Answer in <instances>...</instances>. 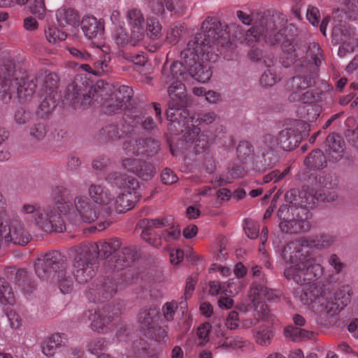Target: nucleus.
<instances>
[{"mask_svg":"<svg viewBox=\"0 0 358 358\" xmlns=\"http://www.w3.org/2000/svg\"><path fill=\"white\" fill-rule=\"evenodd\" d=\"M202 31L190 40L181 52L184 64L173 62L168 69L162 71L169 87L176 86L184 78V72L188 69L189 75L197 82L205 83L211 76L210 61H215L217 55L212 53V45L224 36V30L220 22L215 18H207L202 24Z\"/></svg>","mask_w":358,"mask_h":358,"instance_id":"f257e3e1","label":"nucleus"},{"mask_svg":"<svg viewBox=\"0 0 358 358\" xmlns=\"http://www.w3.org/2000/svg\"><path fill=\"white\" fill-rule=\"evenodd\" d=\"M22 212L26 217L45 232L62 231L64 221L76 223L80 220L92 222L97 217V210L84 196H78L74 206L66 198L55 199L47 206L24 204Z\"/></svg>","mask_w":358,"mask_h":358,"instance_id":"f03ea898","label":"nucleus"},{"mask_svg":"<svg viewBox=\"0 0 358 358\" xmlns=\"http://www.w3.org/2000/svg\"><path fill=\"white\" fill-rule=\"evenodd\" d=\"M169 87V108L166 110L167 119L171 122L170 130L177 131L182 128L181 148L191 149L199 153L204 148L206 142L201 139V128L199 127L208 125L215 122L217 115L214 112H206L198 115L197 117L189 116L185 108L187 103L185 87L184 84L177 83Z\"/></svg>","mask_w":358,"mask_h":358,"instance_id":"7ed1b4c3","label":"nucleus"},{"mask_svg":"<svg viewBox=\"0 0 358 358\" xmlns=\"http://www.w3.org/2000/svg\"><path fill=\"white\" fill-rule=\"evenodd\" d=\"M332 238L328 236H321L316 240L303 237L299 242H293L285 247L282 255L289 266L284 271L285 278L293 280L297 284L306 281H312L320 278L323 273V268L315 260L301 253V248L316 247L325 248L332 243Z\"/></svg>","mask_w":358,"mask_h":358,"instance_id":"20e7f679","label":"nucleus"},{"mask_svg":"<svg viewBox=\"0 0 358 358\" xmlns=\"http://www.w3.org/2000/svg\"><path fill=\"white\" fill-rule=\"evenodd\" d=\"M120 246L118 240L105 241L96 243H91L90 245H83L76 250L72 273L78 283H85L94 275V269L90 263V259L97 253L107 257L112 254Z\"/></svg>","mask_w":358,"mask_h":358,"instance_id":"39448f33","label":"nucleus"},{"mask_svg":"<svg viewBox=\"0 0 358 358\" xmlns=\"http://www.w3.org/2000/svg\"><path fill=\"white\" fill-rule=\"evenodd\" d=\"M114 183L122 191L115 196V202L112 207L120 213L125 212L132 208L138 200L137 189L139 187L138 180L131 176H127L120 173H116L114 176Z\"/></svg>","mask_w":358,"mask_h":358,"instance_id":"423d86ee","label":"nucleus"},{"mask_svg":"<svg viewBox=\"0 0 358 358\" xmlns=\"http://www.w3.org/2000/svg\"><path fill=\"white\" fill-rule=\"evenodd\" d=\"M158 314V310L153 308L141 312L138 317L144 334L155 340L164 339L167 334L166 328L155 325Z\"/></svg>","mask_w":358,"mask_h":358,"instance_id":"0eeeda50","label":"nucleus"},{"mask_svg":"<svg viewBox=\"0 0 358 358\" xmlns=\"http://www.w3.org/2000/svg\"><path fill=\"white\" fill-rule=\"evenodd\" d=\"M315 83L314 78L294 77L292 79L293 92L290 94V101H302L305 103H312L315 100L313 93L307 89Z\"/></svg>","mask_w":358,"mask_h":358,"instance_id":"6e6552de","label":"nucleus"},{"mask_svg":"<svg viewBox=\"0 0 358 358\" xmlns=\"http://www.w3.org/2000/svg\"><path fill=\"white\" fill-rule=\"evenodd\" d=\"M110 188L113 187L108 183L92 184L88 188V195L95 204L111 208L115 202V194Z\"/></svg>","mask_w":358,"mask_h":358,"instance_id":"1a4fd4ad","label":"nucleus"},{"mask_svg":"<svg viewBox=\"0 0 358 358\" xmlns=\"http://www.w3.org/2000/svg\"><path fill=\"white\" fill-rule=\"evenodd\" d=\"M348 29H345V32L341 35L340 38H338L340 32H343V30H341L339 27H335L332 31L334 39L342 42L338 49V55L341 57H344L348 52H353L355 48L358 47L357 39L355 38V32L354 29L349 27Z\"/></svg>","mask_w":358,"mask_h":358,"instance_id":"9d476101","label":"nucleus"},{"mask_svg":"<svg viewBox=\"0 0 358 358\" xmlns=\"http://www.w3.org/2000/svg\"><path fill=\"white\" fill-rule=\"evenodd\" d=\"M2 238L6 241L11 242L16 245H26L29 241V236L22 228L21 225L15 223L10 227L7 223V220L3 222V227H1Z\"/></svg>","mask_w":358,"mask_h":358,"instance_id":"9b49d317","label":"nucleus"},{"mask_svg":"<svg viewBox=\"0 0 358 358\" xmlns=\"http://www.w3.org/2000/svg\"><path fill=\"white\" fill-rule=\"evenodd\" d=\"M143 146L141 148L136 141L129 139L124 142L123 149L125 153L129 156L139 155L147 153L151 155L157 152L159 149V143L152 140H145L143 141Z\"/></svg>","mask_w":358,"mask_h":358,"instance_id":"f8f14e48","label":"nucleus"},{"mask_svg":"<svg viewBox=\"0 0 358 358\" xmlns=\"http://www.w3.org/2000/svg\"><path fill=\"white\" fill-rule=\"evenodd\" d=\"M81 27L85 36L89 40L102 38L104 34L103 22L93 16L84 17Z\"/></svg>","mask_w":358,"mask_h":358,"instance_id":"ddd939ff","label":"nucleus"},{"mask_svg":"<svg viewBox=\"0 0 358 358\" xmlns=\"http://www.w3.org/2000/svg\"><path fill=\"white\" fill-rule=\"evenodd\" d=\"M122 166L127 171L136 174L143 180H148L151 179L155 173V169L152 164H145L146 172H143L141 167V161L131 157H127L122 161Z\"/></svg>","mask_w":358,"mask_h":358,"instance_id":"4468645a","label":"nucleus"},{"mask_svg":"<svg viewBox=\"0 0 358 358\" xmlns=\"http://www.w3.org/2000/svg\"><path fill=\"white\" fill-rule=\"evenodd\" d=\"M301 210L306 215L305 218L301 217L297 220H285L281 221L280 228L282 231L285 233H299L306 231L310 229V223L306 220L308 217V212L304 208H301Z\"/></svg>","mask_w":358,"mask_h":358,"instance_id":"2eb2a0df","label":"nucleus"},{"mask_svg":"<svg viewBox=\"0 0 358 358\" xmlns=\"http://www.w3.org/2000/svg\"><path fill=\"white\" fill-rule=\"evenodd\" d=\"M296 297L304 305L312 306L320 302L321 291L314 284L306 285L300 291L297 292Z\"/></svg>","mask_w":358,"mask_h":358,"instance_id":"dca6fc26","label":"nucleus"},{"mask_svg":"<svg viewBox=\"0 0 358 358\" xmlns=\"http://www.w3.org/2000/svg\"><path fill=\"white\" fill-rule=\"evenodd\" d=\"M56 19L62 26L70 25L77 27L80 24V17L78 13L71 8H61L56 12Z\"/></svg>","mask_w":358,"mask_h":358,"instance_id":"f3484780","label":"nucleus"},{"mask_svg":"<svg viewBox=\"0 0 358 358\" xmlns=\"http://www.w3.org/2000/svg\"><path fill=\"white\" fill-rule=\"evenodd\" d=\"M129 24L133 27L134 40L135 42L142 38V25L144 18L140 10L136 9L129 10L127 15Z\"/></svg>","mask_w":358,"mask_h":358,"instance_id":"a211bd4d","label":"nucleus"},{"mask_svg":"<svg viewBox=\"0 0 358 358\" xmlns=\"http://www.w3.org/2000/svg\"><path fill=\"white\" fill-rule=\"evenodd\" d=\"M326 145L327 146V152L332 160H338L344 150V142L341 138L334 134H330L326 139Z\"/></svg>","mask_w":358,"mask_h":358,"instance_id":"6ab92c4d","label":"nucleus"},{"mask_svg":"<svg viewBox=\"0 0 358 358\" xmlns=\"http://www.w3.org/2000/svg\"><path fill=\"white\" fill-rule=\"evenodd\" d=\"M126 358H158V355L148 350V344L144 340L134 342L133 347L127 350Z\"/></svg>","mask_w":358,"mask_h":358,"instance_id":"aec40b11","label":"nucleus"},{"mask_svg":"<svg viewBox=\"0 0 358 358\" xmlns=\"http://www.w3.org/2000/svg\"><path fill=\"white\" fill-rule=\"evenodd\" d=\"M350 301V291L336 293L335 296V301L329 302L327 305V313L334 315L338 313L343 310Z\"/></svg>","mask_w":358,"mask_h":358,"instance_id":"412c9836","label":"nucleus"},{"mask_svg":"<svg viewBox=\"0 0 358 358\" xmlns=\"http://www.w3.org/2000/svg\"><path fill=\"white\" fill-rule=\"evenodd\" d=\"M85 315L90 317L92 320L90 323V327L92 330L103 333L105 329L108 327V325L110 321L109 317H106L104 312H94L91 313L86 312Z\"/></svg>","mask_w":358,"mask_h":358,"instance_id":"4be33fe9","label":"nucleus"},{"mask_svg":"<svg viewBox=\"0 0 358 358\" xmlns=\"http://www.w3.org/2000/svg\"><path fill=\"white\" fill-rule=\"evenodd\" d=\"M264 63L268 69L264 73L260 79V83L263 86L271 87L275 84L280 79L279 75L276 74L275 70L271 67L273 64V58L266 57L264 59Z\"/></svg>","mask_w":358,"mask_h":358,"instance_id":"5701e85b","label":"nucleus"},{"mask_svg":"<svg viewBox=\"0 0 358 358\" xmlns=\"http://www.w3.org/2000/svg\"><path fill=\"white\" fill-rule=\"evenodd\" d=\"M128 124L131 123L130 120H126ZM108 136V138L112 140L120 139L122 137L127 136L133 131V126L130 125H122V129H120L118 126L115 125H110L107 127L104 130Z\"/></svg>","mask_w":358,"mask_h":358,"instance_id":"b1692460","label":"nucleus"},{"mask_svg":"<svg viewBox=\"0 0 358 358\" xmlns=\"http://www.w3.org/2000/svg\"><path fill=\"white\" fill-rule=\"evenodd\" d=\"M61 343L62 338L59 334H55L50 336L42 344L41 350L43 354L47 357L53 356Z\"/></svg>","mask_w":358,"mask_h":358,"instance_id":"393cba45","label":"nucleus"},{"mask_svg":"<svg viewBox=\"0 0 358 358\" xmlns=\"http://www.w3.org/2000/svg\"><path fill=\"white\" fill-rule=\"evenodd\" d=\"M45 36L47 41L52 44L57 43L66 39L67 35L54 24H48L45 28Z\"/></svg>","mask_w":358,"mask_h":358,"instance_id":"a878e982","label":"nucleus"},{"mask_svg":"<svg viewBox=\"0 0 358 358\" xmlns=\"http://www.w3.org/2000/svg\"><path fill=\"white\" fill-rule=\"evenodd\" d=\"M122 92L126 94L122 96L121 101H117L115 106H113L112 105L107 106L106 112L110 114L113 113H116L117 110L121 109L123 105H126L127 103L129 101L131 95V89H130L127 86L120 87L119 88L118 93L115 94V96L117 97V99L120 98V94Z\"/></svg>","mask_w":358,"mask_h":358,"instance_id":"bb28decb","label":"nucleus"},{"mask_svg":"<svg viewBox=\"0 0 358 358\" xmlns=\"http://www.w3.org/2000/svg\"><path fill=\"white\" fill-rule=\"evenodd\" d=\"M305 164L313 169H320L325 166V157L320 150H315L306 159Z\"/></svg>","mask_w":358,"mask_h":358,"instance_id":"cd10ccee","label":"nucleus"},{"mask_svg":"<svg viewBox=\"0 0 358 358\" xmlns=\"http://www.w3.org/2000/svg\"><path fill=\"white\" fill-rule=\"evenodd\" d=\"M244 341L242 338L235 337H228L223 341H220L215 344L216 348H222L225 350H231L241 348L243 346Z\"/></svg>","mask_w":358,"mask_h":358,"instance_id":"c85d7f7f","label":"nucleus"},{"mask_svg":"<svg viewBox=\"0 0 358 358\" xmlns=\"http://www.w3.org/2000/svg\"><path fill=\"white\" fill-rule=\"evenodd\" d=\"M55 257L56 256L54 254H48L44 259H39L35 264L36 273L40 278L46 279L48 278L49 269H45V267L47 265H50L53 261V258Z\"/></svg>","mask_w":358,"mask_h":358,"instance_id":"c756f323","label":"nucleus"},{"mask_svg":"<svg viewBox=\"0 0 358 358\" xmlns=\"http://www.w3.org/2000/svg\"><path fill=\"white\" fill-rule=\"evenodd\" d=\"M268 34V30L265 31L262 26L255 25L247 32L245 40L249 44L253 41H260L261 38L263 36L267 38Z\"/></svg>","mask_w":358,"mask_h":358,"instance_id":"7c9ffc66","label":"nucleus"},{"mask_svg":"<svg viewBox=\"0 0 358 358\" xmlns=\"http://www.w3.org/2000/svg\"><path fill=\"white\" fill-rule=\"evenodd\" d=\"M283 55L281 56L282 64L287 67L295 58V49L294 45L289 41H286L282 45Z\"/></svg>","mask_w":358,"mask_h":358,"instance_id":"2f4dec72","label":"nucleus"},{"mask_svg":"<svg viewBox=\"0 0 358 358\" xmlns=\"http://www.w3.org/2000/svg\"><path fill=\"white\" fill-rule=\"evenodd\" d=\"M29 10L39 20L44 19L48 12V10L45 7L44 0H33L29 6Z\"/></svg>","mask_w":358,"mask_h":358,"instance_id":"473e14b6","label":"nucleus"},{"mask_svg":"<svg viewBox=\"0 0 358 358\" xmlns=\"http://www.w3.org/2000/svg\"><path fill=\"white\" fill-rule=\"evenodd\" d=\"M273 336L272 331L265 327H260L254 334L256 342L261 345H267Z\"/></svg>","mask_w":358,"mask_h":358,"instance_id":"72a5a7b5","label":"nucleus"},{"mask_svg":"<svg viewBox=\"0 0 358 358\" xmlns=\"http://www.w3.org/2000/svg\"><path fill=\"white\" fill-rule=\"evenodd\" d=\"M0 302L13 304L15 302L13 293L10 287L2 280H0Z\"/></svg>","mask_w":358,"mask_h":358,"instance_id":"f704fd0d","label":"nucleus"},{"mask_svg":"<svg viewBox=\"0 0 358 358\" xmlns=\"http://www.w3.org/2000/svg\"><path fill=\"white\" fill-rule=\"evenodd\" d=\"M113 37L117 45H124L129 41L133 42L134 43H136L134 40V33L132 32V36L129 37L121 26H117L115 27Z\"/></svg>","mask_w":358,"mask_h":358,"instance_id":"c9c22d12","label":"nucleus"},{"mask_svg":"<svg viewBox=\"0 0 358 358\" xmlns=\"http://www.w3.org/2000/svg\"><path fill=\"white\" fill-rule=\"evenodd\" d=\"M147 34L152 38H158L162 36V26L155 19L150 18L147 22Z\"/></svg>","mask_w":358,"mask_h":358,"instance_id":"e433bc0d","label":"nucleus"},{"mask_svg":"<svg viewBox=\"0 0 358 358\" xmlns=\"http://www.w3.org/2000/svg\"><path fill=\"white\" fill-rule=\"evenodd\" d=\"M211 326L208 322L203 323L197 329V344L203 346L208 342V334Z\"/></svg>","mask_w":358,"mask_h":358,"instance_id":"4c0bfd02","label":"nucleus"},{"mask_svg":"<svg viewBox=\"0 0 358 358\" xmlns=\"http://www.w3.org/2000/svg\"><path fill=\"white\" fill-rule=\"evenodd\" d=\"M58 278V285L61 292L63 294L70 292L73 287L72 279L70 277L66 278V273L63 271L59 272Z\"/></svg>","mask_w":358,"mask_h":358,"instance_id":"58836bf2","label":"nucleus"},{"mask_svg":"<svg viewBox=\"0 0 358 358\" xmlns=\"http://www.w3.org/2000/svg\"><path fill=\"white\" fill-rule=\"evenodd\" d=\"M35 89V83L32 80H27L23 81L22 85H20L17 91L20 97H26L32 95Z\"/></svg>","mask_w":358,"mask_h":358,"instance_id":"ea45409f","label":"nucleus"},{"mask_svg":"<svg viewBox=\"0 0 358 358\" xmlns=\"http://www.w3.org/2000/svg\"><path fill=\"white\" fill-rule=\"evenodd\" d=\"M285 336L293 341H296L300 338H306L308 336V333L299 327H287L285 329Z\"/></svg>","mask_w":358,"mask_h":358,"instance_id":"a19ab883","label":"nucleus"},{"mask_svg":"<svg viewBox=\"0 0 358 358\" xmlns=\"http://www.w3.org/2000/svg\"><path fill=\"white\" fill-rule=\"evenodd\" d=\"M150 6L152 10L155 13H162L166 8L168 10L172 11L173 10V6L172 0H164V3L159 2L157 0H152L150 1Z\"/></svg>","mask_w":358,"mask_h":358,"instance_id":"79ce46f5","label":"nucleus"},{"mask_svg":"<svg viewBox=\"0 0 358 358\" xmlns=\"http://www.w3.org/2000/svg\"><path fill=\"white\" fill-rule=\"evenodd\" d=\"M241 279H230L226 284V295L233 296L238 293L243 287Z\"/></svg>","mask_w":358,"mask_h":358,"instance_id":"37998d69","label":"nucleus"},{"mask_svg":"<svg viewBox=\"0 0 358 358\" xmlns=\"http://www.w3.org/2000/svg\"><path fill=\"white\" fill-rule=\"evenodd\" d=\"M46 134L47 128L43 123L36 124L30 129V136L37 141L42 140Z\"/></svg>","mask_w":358,"mask_h":358,"instance_id":"c03bdc74","label":"nucleus"},{"mask_svg":"<svg viewBox=\"0 0 358 358\" xmlns=\"http://www.w3.org/2000/svg\"><path fill=\"white\" fill-rule=\"evenodd\" d=\"M244 229L248 237L253 239L257 237L259 231V227L253 220H245Z\"/></svg>","mask_w":358,"mask_h":358,"instance_id":"a18cd8bd","label":"nucleus"},{"mask_svg":"<svg viewBox=\"0 0 358 358\" xmlns=\"http://www.w3.org/2000/svg\"><path fill=\"white\" fill-rule=\"evenodd\" d=\"M168 228L164 231L162 236L166 241L177 240L180 236V229L178 226L172 225V224L167 227Z\"/></svg>","mask_w":358,"mask_h":358,"instance_id":"49530a36","label":"nucleus"},{"mask_svg":"<svg viewBox=\"0 0 358 358\" xmlns=\"http://www.w3.org/2000/svg\"><path fill=\"white\" fill-rule=\"evenodd\" d=\"M289 168L285 169L282 173L278 170L273 171L264 177V182L268 183L271 181L277 182L282 180L289 173Z\"/></svg>","mask_w":358,"mask_h":358,"instance_id":"de8ad7c7","label":"nucleus"},{"mask_svg":"<svg viewBox=\"0 0 358 358\" xmlns=\"http://www.w3.org/2000/svg\"><path fill=\"white\" fill-rule=\"evenodd\" d=\"M182 28L180 27L176 26L171 27L167 32L166 39L169 43L175 44L177 43L181 36Z\"/></svg>","mask_w":358,"mask_h":358,"instance_id":"09e8293b","label":"nucleus"},{"mask_svg":"<svg viewBox=\"0 0 358 358\" xmlns=\"http://www.w3.org/2000/svg\"><path fill=\"white\" fill-rule=\"evenodd\" d=\"M307 20L313 26H317L319 23L320 14L319 10L316 7H310L307 10Z\"/></svg>","mask_w":358,"mask_h":358,"instance_id":"8fccbe9b","label":"nucleus"},{"mask_svg":"<svg viewBox=\"0 0 358 358\" xmlns=\"http://www.w3.org/2000/svg\"><path fill=\"white\" fill-rule=\"evenodd\" d=\"M144 120H143L142 117L138 116H135L134 120L132 121V122H134L135 125L138 124H142V127L146 129V130H151L155 127V124L150 117H143Z\"/></svg>","mask_w":358,"mask_h":358,"instance_id":"3c124183","label":"nucleus"},{"mask_svg":"<svg viewBox=\"0 0 358 358\" xmlns=\"http://www.w3.org/2000/svg\"><path fill=\"white\" fill-rule=\"evenodd\" d=\"M30 119V113L26 111L24 108H20L17 109L15 114V120L19 124H24Z\"/></svg>","mask_w":358,"mask_h":358,"instance_id":"603ef678","label":"nucleus"},{"mask_svg":"<svg viewBox=\"0 0 358 358\" xmlns=\"http://www.w3.org/2000/svg\"><path fill=\"white\" fill-rule=\"evenodd\" d=\"M68 50L73 57L80 61H88L91 57L86 51L78 50L74 47L68 48Z\"/></svg>","mask_w":358,"mask_h":358,"instance_id":"864d4df0","label":"nucleus"},{"mask_svg":"<svg viewBox=\"0 0 358 358\" xmlns=\"http://www.w3.org/2000/svg\"><path fill=\"white\" fill-rule=\"evenodd\" d=\"M209 292L213 295H218L224 293L226 294V283H220L217 281H212L209 283Z\"/></svg>","mask_w":358,"mask_h":358,"instance_id":"5fc2aeb1","label":"nucleus"},{"mask_svg":"<svg viewBox=\"0 0 358 358\" xmlns=\"http://www.w3.org/2000/svg\"><path fill=\"white\" fill-rule=\"evenodd\" d=\"M162 180L166 185H171L178 180V176L171 169H166L162 173Z\"/></svg>","mask_w":358,"mask_h":358,"instance_id":"6e6d98bb","label":"nucleus"},{"mask_svg":"<svg viewBox=\"0 0 358 358\" xmlns=\"http://www.w3.org/2000/svg\"><path fill=\"white\" fill-rule=\"evenodd\" d=\"M173 222V219L171 217H164V218H158L152 220L150 222V227H155V228H164L169 227Z\"/></svg>","mask_w":358,"mask_h":358,"instance_id":"4d7b16f0","label":"nucleus"},{"mask_svg":"<svg viewBox=\"0 0 358 358\" xmlns=\"http://www.w3.org/2000/svg\"><path fill=\"white\" fill-rule=\"evenodd\" d=\"M6 315L13 329H18L21 326L20 317L14 310H8Z\"/></svg>","mask_w":358,"mask_h":358,"instance_id":"13d9d810","label":"nucleus"},{"mask_svg":"<svg viewBox=\"0 0 358 358\" xmlns=\"http://www.w3.org/2000/svg\"><path fill=\"white\" fill-rule=\"evenodd\" d=\"M106 346V341L103 339H94L90 344V350L92 353L96 355L99 351L103 350Z\"/></svg>","mask_w":358,"mask_h":358,"instance_id":"bf43d9fd","label":"nucleus"},{"mask_svg":"<svg viewBox=\"0 0 358 358\" xmlns=\"http://www.w3.org/2000/svg\"><path fill=\"white\" fill-rule=\"evenodd\" d=\"M239 317L236 311H231L227 318L226 325L230 329H235L238 326Z\"/></svg>","mask_w":358,"mask_h":358,"instance_id":"052dcab7","label":"nucleus"},{"mask_svg":"<svg viewBox=\"0 0 358 358\" xmlns=\"http://www.w3.org/2000/svg\"><path fill=\"white\" fill-rule=\"evenodd\" d=\"M196 282L197 279L196 276H189L187 278L185 292V296L186 299L189 298L192 296Z\"/></svg>","mask_w":358,"mask_h":358,"instance_id":"680f3d73","label":"nucleus"},{"mask_svg":"<svg viewBox=\"0 0 358 358\" xmlns=\"http://www.w3.org/2000/svg\"><path fill=\"white\" fill-rule=\"evenodd\" d=\"M170 261L173 264H179L184 257V252L180 249H172L169 252Z\"/></svg>","mask_w":358,"mask_h":358,"instance_id":"e2e57ef3","label":"nucleus"},{"mask_svg":"<svg viewBox=\"0 0 358 358\" xmlns=\"http://www.w3.org/2000/svg\"><path fill=\"white\" fill-rule=\"evenodd\" d=\"M175 309H176V307L173 303L168 302V303H165V305L163 306L162 310H163L164 316L167 320H171L173 318V315L175 313Z\"/></svg>","mask_w":358,"mask_h":358,"instance_id":"0e129e2a","label":"nucleus"},{"mask_svg":"<svg viewBox=\"0 0 358 358\" xmlns=\"http://www.w3.org/2000/svg\"><path fill=\"white\" fill-rule=\"evenodd\" d=\"M24 27L27 31H34L38 28V23L34 17L29 16L24 20Z\"/></svg>","mask_w":358,"mask_h":358,"instance_id":"69168bd1","label":"nucleus"},{"mask_svg":"<svg viewBox=\"0 0 358 358\" xmlns=\"http://www.w3.org/2000/svg\"><path fill=\"white\" fill-rule=\"evenodd\" d=\"M205 98L208 103L215 104L220 101L221 96L217 92L209 90L205 94Z\"/></svg>","mask_w":358,"mask_h":358,"instance_id":"338daca9","label":"nucleus"},{"mask_svg":"<svg viewBox=\"0 0 358 358\" xmlns=\"http://www.w3.org/2000/svg\"><path fill=\"white\" fill-rule=\"evenodd\" d=\"M237 153L239 157H243V156L249 157L252 154V150L247 143H242L237 148Z\"/></svg>","mask_w":358,"mask_h":358,"instance_id":"774afa93","label":"nucleus"}]
</instances>
